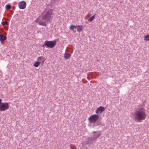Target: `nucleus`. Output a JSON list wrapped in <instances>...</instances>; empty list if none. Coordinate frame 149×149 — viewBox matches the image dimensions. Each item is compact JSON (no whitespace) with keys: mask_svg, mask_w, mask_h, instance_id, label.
I'll return each instance as SVG.
<instances>
[{"mask_svg":"<svg viewBox=\"0 0 149 149\" xmlns=\"http://www.w3.org/2000/svg\"><path fill=\"white\" fill-rule=\"evenodd\" d=\"M134 117L135 120L138 122H140L141 120H145L146 113L144 109L141 108L136 110L134 114Z\"/></svg>","mask_w":149,"mask_h":149,"instance_id":"obj_1","label":"nucleus"},{"mask_svg":"<svg viewBox=\"0 0 149 149\" xmlns=\"http://www.w3.org/2000/svg\"><path fill=\"white\" fill-rule=\"evenodd\" d=\"M52 10H50L48 11L42 17V20L43 21H41L39 22V24L42 26H46V22L52 18Z\"/></svg>","mask_w":149,"mask_h":149,"instance_id":"obj_2","label":"nucleus"},{"mask_svg":"<svg viewBox=\"0 0 149 149\" xmlns=\"http://www.w3.org/2000/svg\"><path fill=\"white\" fill-rule=\"evenodd\" d=\"M56 44V42L55 41H49L46 40L45 41L44 45L43 47L45 46L47 47L52 48L54 47Z\"/></svg>","mask_w":149,"mask_h":149,"instance_id":"obj_3","label":"nucleus"},{"mask_svg":"<svg viewBox=\"0 0 149 149\" xmlns=\"http://www.w3.org/2000/svg\"><path fill=\"white\" fill-rule=\"evenodd\" d=\"M9 108V104L8 103L3 102L0 104V111H5L7 110Z\"/></svg>","mask_w":149,"mask_h":149,"instance_id":"obj_4","label":"nucleus"},{"mask_svg":"<svg viewBox=\"0 0 149 149\" xmlns=\"http://www.w3.org/2000/svg\"><path fill=\"white\" fill-rule=\"evenodd\" d=\"M98 117L99 116L95 114L91 115L88 119L90 123H94L97 120Z\"/></svg>","mask_w":149,"mask_h":149,"instance_id":"obj_5","label":"nucleus"},{"mask_svg":"<svg viewBox=\"0 0 149 149\" xmlns=\"http://www.w3.org/2000/svg\"><path fill=\"white\" fill-rule=\"evenodd\" d=\"M18 6L20 9H23L26 7V3L25 1H22L19 3Z\"/></svg>","mask_w":149,"mask_h":149,"instance_id":"obj_6","label":"nucleus"},{"mask_svg":"<svg viewBox=\"0 0 149 149\" xmlns=\"http://www.w3.org/2000/svg\"><path fill=\"white\" fill-rule=\"evenodd\" d=\"M105 110L104 108L103 107H99L95 111L96 113L97 114H99L102 112H104Z\"/></svg>","mask_w":149,"mask_h":149,"instance_id":"obj_7","label":"nucleus"},{"mask_svg":"<svg viewBox=\"0 0 149 149\" xmlns=\"http://www.w3.org/2000/svg\"><path fill=\"white\" fill-rule=\"evenodd\" d=\"M45 60L46 59L43 56H40L37 58V60L40 63L41 62L42 64L44 63Z\"/></svg>","mask_w":149,"mask_h":149,"instance_id":"obj_8","label":"nucleus"},{"mask_svg":"<svg viewBox=\"0 0 149 149\" xmlns=\"http://www.w3.org/2000/svg\"><path fill=\"white\" fill-rule=\"evenodd\" d=\"M6 39V37L3 34H0V41L2 43H3Z\"/></svg>","mask_w":149,"mask_h":149,"instance_id":"obj_9","label":"nucleus"},{"mask_svg":"<svg viewBox=\"0 0 149 149\" xmlns=\"http://www.w3.org/2000/svg\"><path fill=\"white\" fill-rule=\"evenodd\" d=\"M76 28L77 29V31L79 32L83 30L84 27L82 25H78L76 26Z\"/></svg>","mask_w":149,"mask_h":149,"instance_id":"obj_10","label":"nucleus"},{"mask_svg":"<svg viewBox=\"0 0 149 149\" xmlns=\"http://www.w3.org/2000/svg\"><path fill=\"white\" fill-rule=\"evenodd\" d=\"M95 134L93 135V139H95L98 138L100 135V134L99 133H97L96 132H94Z\"/></svg>","mask_w":149,"mask_h":149,"instance_id":"obj_11","label":"nucleus"},{"mask_svg":"<svg viewBox=\"0 0 149 149\" xmlns=\"http://www.w3.org/2000/svg\"><path fill=\"white\" fill-rule=\"evenodd\" d=\"M40 62L38 61L35 62L33 65L35 67H38L39 65Z\"/></svg>","mask_w":149,"mask_h":149,"instance_id":"obj_12","label":"nucleus"},{"mask_svg":"<svg viewBox=\"0 0 149 149\" xmlns=\"http://www.w3.org/2000/svg\"><path fill=\"white\" fill-rule=\"evenodd\" d=\"M76 28V26L73 25H71L69 27L70 29L72 31H73L74 29Z\"/></svg>","mask_w":149,"mask_h":149,"instance_id":"obj_13","label":"nucleus"},{"mask_svg":"<svg viewBox=\"0 0 149 149\" xmlns=\"http://www.w3.org/2000/svg\"><path fill=\"white\" fill-rule=\"evenodd\" d=\"M71 55L70 54H67L66 53H65L64 54V58H65L66 59H68L70 57Z\"/></svg>","mask_w":149,"mask_h":149,"instance_id":"obj_14","label":"nucleus"},{"mask_svg":"<svg viewBox=\"0 0 149 149\" xmlns=\"http://www.w3.org/2000/svg\"><path fill=\"white\" fill-rule=\"evenodd\" d=\"M95 17V15H93L91 17L88 19V21L89 22L92 21L93 19H94Z\"/></svg>","mask_w":149,"mask_h":149,"instance_id":"obj_15","label":"nucleus"},{"mask_svg":"<svg viewBox=\"0 0 149 149\" xmlns=\"http://www.w3.org/2000/svg\"><path fill=\"white\" fill-rule=\"evenodd\" d=\"M144 40L148 41L149 40V35H146L144 37Z\"/></svg>","mask_w":149,"mask_h":149,"instance_id":"obj_16","label":"nucleus"},{"mask_svg":"<svg viewBox=\"0 0 149 149\" xmlns=\"http://www.w3.org/2000/svg\"><path fill=\"white\" fill-rule=\"evenodd\" d=\"M2 24L3 26L5 25H8V23L7 21H5L2 22Z\"/></svg>","mask_w":149,"mask_h":149,"instance_id":"obj_17","label":"nucleus"},{"mask_svg":"<svg viewBox=\"0 0 149 149\" xmlns=\"http://www.w3.org/2000/svg\"><path fill=\"white\" fill-rule=\"evenodd\" d=\"M6 9H10L11 8V6L9 4L7 5L6 6Z\"/></svg>","mask_w":149,"mask_h":149,"instance_id":"obj_18","label":"nucleus"},{"mask_svg":"<svg viewBox=\"0 0 149 149\" xmlns=\"http://www.w3.org/2000/svg\"><path fill=\"white\" fill-rule=\"evenodd\" d=\"M91 139V138L90 137H88V141H87L86 142V143H88V144H91V142H90L89 141V140Z\"/></svg>","mask_w":149,"mask_h":149,"instance_id":"obj_19","label":"nucleus"},{"mask_svg":"<svg viewBox=\"0 0 149 149\" xmlns=\"http://www.w3.org/2000/svg\"><path fill=\"white\" fill-rule=\"evenodd\" d=\"M70 148L71 149H75L76 148L74 146H72V145H71Z\"/></svg>","mask_w":149,"mask_h":149,"instance_id":"obj_20","label":"nucleus"},{"mask_svg":"<svg viewBox=\"0 0 149 149\" xmlns=\"http://www.w3.org/2000/svg\"><path fill=\"white\" fill-rule=\"evenodd\" d=\"M1 101H2V100L1 99H0V104H1V103H1Z\"/></svg>","mask_w":149,"mask_h":149,"instance_id":"obj_21","label":"nucleus"}]
</instances>
